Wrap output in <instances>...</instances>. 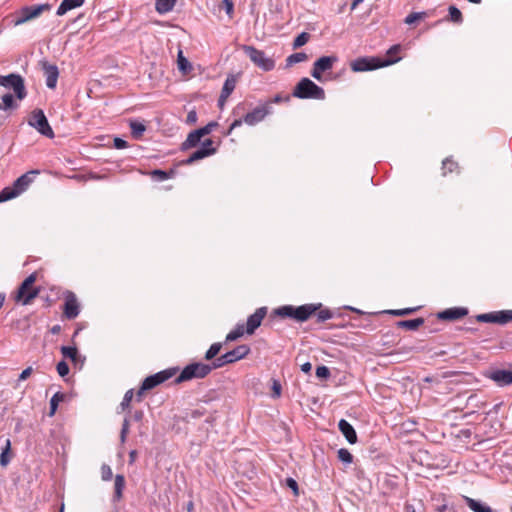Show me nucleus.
Returning a JSON list of instances; mask_svg holds the SVG:
<instances>
[{
    "label": "nucleus",
    "instance_id": "nucleus-16",
    "mask_svg": "<svg viewBox=\"0 0 512 512\" xmlns=\"http://www.w3.org/2000/svg\"><path fill=\"white\" fill-rule=\"evenodd\" d=\"M80 313V304L77 300L76 295L72 291H66L64 293V306L63 314L69 319H75Z\"/></svg>",
    "mask_w": 512,
    "mask_h": 512
},
{
    "label": "nucleus",
    "instance_id": "nucleus-64",
    "mask_svg": "<svg viewBox=\"0 0 512 512\" xmlns=\"http://www.w3.org/2000/svg\"><path fill=\"white\" fill-rule=\"evenodd\" d=\"M401 47L400 45L396 44V45H393L391 46L388 51H387V55L390 56L392 54H396L400 51Z\"/></svg>",
    "mask_w": 512,
    "mask_h": 512
},
{
    "label": "nucleus",
    "instance_id": "nucleus-31",
    "mask_svg": "<svg viewBox=\"0 0 512 512\" xmlns=\"http://www.w3.org/2000/svg\"><path fill=\"white\" fill-rule=\"evenodd\" d=\"M131 135L134 139H140L146 130V126L139 121H130Z\"/></svg>",
    "mask_w": 512,
    "mask_h": 512
},
{
    "label": "nucleus",
    "instance_id": "nucleus-4",
    "mask_svg": "<svg viewBox=\"0 0 512 512\" xmlns=\"http://www.w3.org/2000/svg\"><path fill=\"white\" fill-rule=\"evenodd\" d=\"M272 113V106H270V103H265L261 106H258L254 108L251 112H248L243 118L235 119L227 132V134H230L233 129L240 127L242 123H246L249 126H254L257 123L264 120V118Z\"/></svg>",
    "mask_w": 512,
    "mask_h": 512
},
{
    "label": "nucleus",
    "instance_id": "nucleus-23",
    "mask_svg": "<svg viewBox=\"0 0 512 512\" xmlns=\"http://www.w3.org/2000/svg\"><path fill=\"white\" fill-rule=\"evenodd\" d=\"M250 351L251 349L247 344H241L235 347L234 349L226 352V354L229 357L230 362L232 364L245 358L250 353Z\"/></svg>",
    "mask_w": 512,
    "mask_h": 512
},
{
    "label": "nucleus",
    "instance_id": "nucleus-34",
    "mask_svg": "<svg viewBox=\"0 0 512 512\" xmlns=\"http://www.w3.org/2000/svg\"><path fill=\"white\" fill-rule=\"evenodd\" d=\"M246 332V329L243 324H237L236 327L230 331L225 339V342H232L243 336Z\"/></svg>",
    "mask_w": 512,
    "mask_h": 512
},
{
    "label": "nucleus",
    "instance_id": "nucleus-12",
    "mask_svg": "<svg viewBox=\"0 0 512 512\" xmlns=\"http://www.w3.org/2000/svg\"><path fill=\"white\" fill-rule=\"evenodd\" d=\"M217 152V148L213 146V141L211 139H205L201 146L194 151L187 159L183 160L181 163L183 165H191L196 161L202 160L206 157L214 155Z\"/></svg>",
    "mask_w": 512,
    "mask_h": 512
},
{
    "label": "nucleus",
    "instance_id": "nucleus-45",
    "mask_svg": "<svg viewBox=\"0 0 512 512\" xmlns=\"http://www.w3.org/2000/svg\"><path fill=\"white\" fill-rule=\"evenodd\" d=\"M449 20L458 24L463 22L462 13L456 6L449 7Z\"/></svg>",
    "mask_w": 512,
    "mask_h": 512
},
{
    "label": "nucleus",
    "instance_id": "nucleus-19",
    "mask_svg": "<svg viewBox=\"0 0 512 512\" xmlns=\"http://www.w3.org/2000/svg\"><path fill=\"white\" fill-rule=\"evenodd\" d=\"M468 314V309L465 307H452L445 309L437 314L438 319L453 321L463 318Z\"/></svg>",
    "mask_w": 512,
    "mask_h": 512
},
{
    "label": "nucleus",
    "instance_id": "nucleus-37",
    "mask_svg": "<svg viewBox=\"0 0 512 512\" xmlns=\"http://www.w3.org/2000/svg\"><path fill=\"white\" fill-rule=\"evenodd\" d=\"M428 17V13L426 11L421 12H413L407 15L404 19V23L407 25H412L417 21L423 20Z\"/></svg>",
    "mask_w": 512,
    "mask_h": 512
},
{
    "label": "nucleus",
    "instance_id": "nucleus-48",
    "mask_svg": "<svg viewBox=\"0 0 512 512\" xmlns=\"http://www.w3.org/2000/svg\"><path fill=\"white\" fill-rule=\"evenodd\" d=\"M219 8L224 10L229 18H232L234 13V3L232 0H222L219 4Z\"/></svg>",
    "mask_w": 512,
    "mask_h": 512
},
{
    "label": "nucleus",
    "instance_id": "nucleus-24",
    "mask_svg": "<svg viewBox=\"0 0 512 512\" xmlns=\"http://www.w3.org/2000/svg\"><path fill=\"white\" fill-rule=\"evenodd\" d=\"M84 2L85 0H62L56 11V14L58 16H63L68 11L82 6Z\"/></svg>",
    "mask_w": 512,
    "mask_h": 512
},
{
    "label": "nucleus",
    "instance_id": "nucleus-46",
    "mask_svg": "<svg viewBox=\"0 0 512 512\" xmlns=\"http://www.w3.org/2000/svg\"><path fill=\"white\" fill-rule=\"evenodd\" d=\"M457 168H458V163L453 161L451 158H446L442 162L443 175H446L447 172L452 173Z\"/></svg>",
    "mask_w": 512,
    "mask_h": 512
},
{
    "label": "nucleus",
    "instance_id": "nucleus-49",
    "mask_svg": "<svg viewBox=\"0 0 512 512\" xmlns=\"http://www.w3.org/2000/svg\"><path fill=\"white\" fill-rule=\"evenodd\" d=\"M9 451H10V441L7 440L6 446L2 450V453L0 455V465L1 466H6L10 462Z\"/></svg>",
    "mask_w": 512,
    "mask_h": 512
},
{
    "label": "nucleus",
    "instance_id": "nucleus-63",
    "mask_svg": "<svg viewBox=\"0 0 512 512\" xmlns=\"http://www.w3.org/2000/svg\"><path fill=\"white\" fill-rule=\"evenodd\" d=\"M143 388H144V384L142 383L140 388H139V390L136 393V398L135 399H136L137 402H141L142 401V397H143L144 393L147 391V390H143Z\"/></svg>",
    "mask_w": 512,
    "mask_h": 512
},
{
    "label": "nucleus",
    "instance_id": "nucleus-26",
    "mask_svg": "<svg viewBox=\"0 0 512 512\" xmlns=\"http://www.w3.org/2000/svg\"><path fill=\"white\" fill-rule=\"evenodd\" d=\"M237 83V76L229 74L222 87V98H228L234 91Z\"/></svg>",
    "mask_w": 512,
    "mask_h": 512
},
{
    "label": "nucleus",
    "instance_id": "nucleus-13",
    "mask_svg": "<svg viewBox=\"0 0 512 512\" xmlns=\"http://www.w3.org/2000/svg\"><path fill=\"white\" fill-rule=\"evenodd\" d=\"M337 61H338V57L335 55L322 56V57L318 58L313 64V68L311 70V76L318 81H322V79H323L322 74L324 72L331 70L333 68V65Z\"/></svg>",
    "mask_w": 512,
    "mask_h": 512
},
{
    "label": "nucleus",
    "instance_id": "nucleus-18",
    "mask_svg": "<svg viewBox=\"0 0 512 512\" xmlns=\"http://www.w3.org/2000/svg\"><path fill=\"white\" fill-rule=\"evenodd\" d=\"M43 75L45 77V84L49 89H54L57 85L59 77V69L55 64H51L48 61L40 62Z\"/></svg>",
    "mask_w": 512,
    "mask_h": 512
},
{
    "label": "nucleus",
    "instance_id": "nucleus-57",
    "mask_svg": "<svg viewBox=\"0 0 512 512\" xmlns=\"http://www.w3.org/2000/svg\"><path fill=\"white\" fill-rule=\"evenodd\" d=\"M286 486L290 488L295 495H298V483L295 479L288 477L286 479Z\"/></svg>",
    "mask_w": 512,
    "mask_h": 512
},
{
    "label": "nucleus",
    "instance_id": "nucleus-52",
    "mask_svg": "<svg viewBox=\"0 0 512 512\" xmlns=\"http://www.w3.org/2000/svg\"><path fill=\"white\" fill-rule=\"evenodd\" d=\"M129 426H130V419L128 417H125L122 423V428L120 431V440L122 443L126 441L127 434L129 432Z\"/></svg>",
    "mask_w": 512,
    "mask_h": 512
},
{
    "label": "nucleus",
    "instance_id": "nucleus-25",
    "mask_svg": "<svg viewBox=\"0 0 512 512\" xmlns=\"http://www.w3.org/2000/svg\"><path fill=\"white\" fill-rule=\"evenodd\" d=\"M464 501L466 505L473 511V512H493L492 508L485 503L481 502L480 500H476L470 497L465 496Z\"/></svg>",
    "mask_w": 512,
    "mask_h": 512
},
{
    "label": "nucleus",
    "instance_id": "nucleus-9",
    "mask_svg": "<svg viewBox=\"0 0 512 512\" xmlns=\"http://www.w3.org/2000/svg\"><path fill=\"white\" fill-rule=\"evenodd\" d=\"M0 85L7 89H12L18 100H23L27 96L24 79L20 74L11 73L0 76Z\"/></svg>",
    "mask_w": 512,
    "mask_h": 512
},
{
    "label": "nucleus",
    "instance_id": "nucleus-58",
    "mask_svg": "<svg viewBox=\"0 0 512 512\" xmlns=\"http://www.w3.org/2000/svg\"><path fill=\"white\" fill-rule=\"evenodd\" d=\"M113 144L116 149H125L128 147V142L120 137H115Z\"/></svg>",
    "mask_w": 512,
    "mask_h": 512
},
{
    "label": "nucleus",
    "instance_id": "nucleus-6",
    "mask_svg": "<svg viewBox=\"0 0 512 512\" xmlns=\"http://www.w3.org/2000/svg\"><path fill=\"white\" fill-rule=\"evenodd\" d=\"M210 373L211 372L208 364L202 362L190 363L182 369L180 374L175 378L174 383L180 384L192 379H202Z\"/></svg>",
    "mask_w": 512,
    "mask_h": 512
},
{
    "label": "nucleus",
    "instance_id": "nucleus-20",
    "mask_svg": "<svg viewBox=\"0 0 512 512\" xmlns=\"http://www.w3.org/2000/svg\"><path fill=\"white\" fill-rule=\"evenodd\" d=\"M338 428L349 444L357 443V433L354 427L347 420L341 419L338 422Z\"/></svg>",
    "mask_w": 512,
    "mask_h": 512
},
{
    "label": "nucleus",
    "instance_id": "nucleus-60",
    "mask_svg": "<svg viewBox=\"0 0 512 512\" xmlns=\"http://www.w3.org/2000/svg\"><path fill=\"white\" fill-rule=\"evenodd\" d=\"M33 369L32 367H27L26 369H24L20 375H19V381H24L26 380L32 373Z\"/></svg>",
    "mask_w": 512,
    "mask_h": 512
},
{
    "label": "nucleus",
    "instance_id": "nucleus-51",
    "mask_svg": "<svg viewBox=\"0 0 512 512\" xmlns=\"http://www.w3.org/2000/svg\"><path fill=\"white\" fill-rule=\"evenodd\" d=\"M282 393V386L279 380L272 379V394L271 397L276 399L281 396Z\"/></svg>",
    "mask_w": 512,
    "mask_h": 512
},
{
    "label": "nucleus",
    "instance_id": "nucleus-42",
    "mask_svg": "<svg viewBox=\"0 0 512 512\" xmlns=\"http://www.w3.org/2000/svg\"><path fill=\"white\" fill-rule=\"evenodd\" d=\"M133 396H134L133 389H129L126 391V393L124 394V397L119 405V408L121 409V411H126V410L130 409V404L133 399Z\"/></svg>",
    "mask_w": 512,
    "mask_h": 512
},
{
    "label": "nucleus",
    "instance_id": "nucleus-35",
    "mask_svg": "<svg viewBox=\"0 0 512 512\" xmlns=\"http://www.w3.org/2000/svg\"><path fill=\"white\" fill-rule=\"evenodd\" d=\"M65 398V394L61 393V392H56L50 399V403H49V415L50 416H53L56 411H57V408H58V405H59V402L63 401Z\"/></svg>",
    "mask_w": 512,
    "mask_h": 512
},
{
    "label": "nucleus",
    "instance_id": "nucleus-61",
    "mask_svg": "<svg viewBox=\"0 0 512 512\" xmlns=\"http://www.w3.org/2000/svg\"><path fill=\"white\" fill-rule=\"evenodd\" d=\"M143 417H144V412L142 410H136L131 415L132 420L135 422L142 421Z\"/></svg>",
    "mask_w": 512,
    "mask_h": 512
},
{
    "label": "nucleus",
    "instance_id": "nucleus-3",
    "mask_svg": "<svg viewBox=\"0 0 512 512\" xmlns=\"http://www.w3.org/2000/svg\"><path fill=\"white\" fill-rule=\"evenodd\" d=\"M401 58H381V57H360L351 62V69L354 72H365L386 67L398 62Z\"/></svg>",
    "mask_w": 512,
    "mask_h": 512
},
{
    "label": "nucleus",
    "instance_id": "nucleus-44",
    "mask_svg": "<svg viewBox=\"0 0 512 512\" xmlns=\"http://www.w3.org/2000/svg\"><path fill=\"white\" fill-rule=\"evenodd\" d=\"M177 64L178 69L184 73H187L192 68L190 62L183 56L182 51L178 53Z\"/></svg>",
    "mask_w": 512,
    "mask_h": 512
},
{
    "label": "nucleus",
    "instance_id": "nucleus-33",
    "mask_svg": "<svg viewBox=\"0 0 512 512\" xmlns=\"http://www.w3.org/2000/svg\"><path fill=\"white\" fill-rule=\"evenodd\" d=\"M211 361L212 362L210 364H208V366L210 368V372L214 369H219V368L224 367L225 365L231 364L230 359L226 353L222 354L219 357H215Z\"/></svg>",
    "mask_w": 512,
    "mask_h": 512
},
{
    "label": "nucleus",
    "instance_id": "nucleus-14",
    "mask_svg": "<svg viewBox=\"0 0 512 512\" xmlns=\"http://www.w3.org/2000/svg\"><path fill=\"white\" fill-rule=\"evenodd\" d=\"M483 375L485 378L492 380L498 387H506L512 384V370L490 368Z\"/></svg>",
    "mask_w": 512,
    "mask_h": 512
},
{
    "label": "nucleus",
    "instance_id": "nucleus-40",
    "mask_svg": "<svg viewBox=\"0 0 512 512\" xmlns=\"http://www.w3.org/2000/svg\"><path fill=\"white\" fill-rule=\"evenodd\" d=\"M2 106L3 110H13L17 109L19 105L15 102L14 96L10 93H7L2 96Z\"/></svg>",
    "mask_w": 512,
    "mask_h": 512
},
{
    "label": "nucleus",
    "instance_id": "nucleus-1",
    "mask_svg": "<svg viewBox=\"0 0 512 512\" xmlns=\"http://www.w3.org/2000/svg\"><path fill=\"white\" fill-rule=\"evenodd\" d=\"M321 303H310L300 306L283 305L273 310V314L281 318H290L297 322L307 321L313 314L317 313V322L321 323L332 319L335 314L329 309H321Z\"/></svg>",
    "mask_w": 512,
    "mask_h": 512
},
{
    "label": "nucleus",
    "instance_id": "nucleus-2",
    "mask_svg": "<svg viewBox=\"0 0 512 512\" xmlns=\"http://www.w3.org/2000/svg\"><path fill=\"white\" fill-rule=\"evenodd\" d=\"M292 96L299 99L324 100L325 91L311 79L304 77L294 87Z\"/></svg>",
    "mask_w": 512,
    "mask_h": 512
},
{
    "label": "nucleus",
    "instance_id": "nucleus-7",
    "mask_svg": "<svg viewBox=\"0 0 512 512\" xmlns=\"http://www.w3.org/2000/svg\"><path fill=\"white\" fill-rule=\"evenodd\" d=\"M242 49L249 59L263 71L268 72L275 68V61L268 57L264 51L250 45H244Z\"/></svg>",
    "mask_w": 512,
    "mask_h": 512
},
{
    "label": "nucleus",
    "instance_id": "nucleus-29",
    "mask_svg": "<svg viewBox=\"0 0 512 512\" xmlns=\"http://www.w3.org/2000/svg\"><path fill=\"white\" fill-rule=\"evenodd\" d=\"M60 350L64 358H69L74 365H77V360L81 358V355L75 346H62Z\"/></svg>",
    "mask_w": 512,
    "mask_h": 512
},
{
    "label": "nucleus",
    "instance_id": "nucleus-55",
    "mask_svg": "<svg viewBox=\"0 0 512 512\" xmlns=\"http://www.w3.org/2000/svg\"><path fill=\"white\" fill-rule=\"evenodd\" d=\"M417 308H404V309H395V310H388L387 313L394 315V316H404L413 313L416 311Z\"/></svg>",
    "mask_w": 512,
    "mask_h": 512
},
{
    "label": "nucleus",
    "instance_id": "nucleus-15",
    "mask_svg": "<svg viewBox=\"0 0 512 512\" xmlns=\"http://www.w3.org/2000/svg\"><path fill=\"white\" fill-rule=\"evenodd\" d=\"M478 322L483 323H496L505 325L512 321V310H501L489 313L478 314L476 316Z\"/></svg>",
    "mask_w": 512,
    "mask_h": 512
},
{
    "label": "nucleus",
    "instance_id": "nucleus-50",
    "mask_svg": "<svg viewBox=\"0 0 512 512\" xmlns=\"http://www.w3.org/2000/svg\"><path fill=\"white\" fill-rule=\"evenodd\" d=\"M315 374L319 379H324V380L328 379L331 375L329 368L325 365L318 366L316 368Z\"/></svg>",
    "mask_w": 512,
    "mask_h": 512
},
{
    "label": "nucleus",
    "instance_id": "nucleus-38",
    "mask_svg": "<svg viewBox=\"0 0 512 512\" xmlns=\"http://www.w3.org/2000/svg\"><path fill=\"white\" fill-rule=\"evenodd\" d=\"M207 413L206 409L203 407H198L195 409H192L190 411H187L185 413V416L183 417V420L186 422H189V419H199L203 416H205Z\"/></svg>",
    "mask_w": 512,
    "mask_h": 512
},
{
    "label": "nucleus",
    "instance_id": "nucleus-10",
    "mask_svg": "<svg viewBox=\"0 0 512 512\" xmlns=\"http://www.w3.org/2000/svg\"><path fill=\"white\" fill-rule=\"evenodd\" d=\"M28 124L35 128L41 135L53 138L54 132L51 128L47 117L45 116L43 110L35 109L28 120Z\"/></svg>",
    "mask_w": 512,
    "mask_h": 512
},
{
    "label": "nucleus",
    "instance_id": "nucleus-56",
    "mask_svg": "<svg viewBox=\"0 0 512 512\" xmlns=\"http://www.w3.org/2000/svg\"><path fill=\"white\" fill-rule=\"evenodd\" d=\"M56 369L61 377H65L66 375L69 374L70 371L68 364L64 360L58 362Z\"/></svg>",
    "mask_w": 512,
    "mask_h": 512
},
{
    "label": "nucleus",
    "instance_id": "nucleus-32",
    "mask_svg": "<svg viewBox=\"0 0 512 512\" xmlns=\"http://www.w3.org/2000/svg\"><path fill=\"white\" fill-rule=\"evenodd\" d=\"M176 174L174 169H170L169 171L155 169L150 172V175L155 178L157 181H164L170 178H173Z\"/></svg>",
    "mask_w": 512,
    "mask_h": 512
},
{
    "label": "nucleus",
    "instance_id": "nucleus-22",
    "mask_svg": "<svg viewBox=\"0 0 512 512\" xmlns=\"http://www.w3.org/2000/svg\"><path fill=\"white\" fill-rule=\"evenodd\" d=\"M202 135L198 129L190 132L184 142L181 143L180 150L187 151L191 148L197 147L201 142Z\"/></svg>",
    "mask_w": 512,
    "mask_h": 512
},
{
    "label": "nucleus",
    "instance_id": "nucleus-5",
    "mask_svg": "<svg viewBox=\"0 0 512 512\" xmlns=\"http://www.w3.org/2000/svg\"><path fill=\"white\" fill-rule=\"evenodd\" d=\"M51 8L52 6L49 3L23 6L15 12L12 21L15 26L22 25L30 20L38 18L43 12L50 11Z\"/></svg>",
    "mask_w": 512,
    "mask_h": 512
},
{
    "label": "nucleus",
    "instance_id": "nucleus-11",
    "mask_svg": "<svg viewBox=\"0 0 512 512\" xmlns=\"http://www.w3.org/2000/svg\"><path fill=\"white\" fill-rule=\"evenodd\" d=\"M178 372V367H170L159 371L153 375L147 376L142 383L144 384L143 390H152L153 388L159 386L165 381L169 380Z\"/></svg>",
    "mask_w": 512,
    "mask_h": 512
},
{
    "label": "nucleus",
    "instance_id": "nucleus-21",
    "mask_svg": "<svg viewBox=\"0 0 512 512\" xmlns=\"http://www.w3.org/2000/svg\"><path fill=\"white\" fill-rule=\"evenodd\" d=\"M37 173L38 171H29L15 180V182L13 183V188L17 191L18 195H20L28 188V186L33 181V175Z\"/></svg>",
    "mask_w": 512,
    "mask_h": 512
},
{
    "label": "nucleus",
    "instance_id": "nucleus-54",
    "mask_svg": "<svg viewBox=\"0 0 512 512\" xmlns=\"http://www.w3.org/2000/svg\"><path fill=\"white\" fill-rule=\"evenodd\" d=\"M217 126H218L217 122L211 121L208 124H206L205 126L198 128V130L201 133V135L204 137L205 135L210 134L213 131V129Z\"/></svg>",
    "mask_w": 512,
    "mask_h": 512
},
{
    "label": "nucleus",
    "instance_id": "nucleus-17",
    "mask_svg": "<svg viewBox=\"0 0 512 512\" xmlns=\"http://www.w3.org/2000/svg\"><path fill=\"white\" fill-rule=\"evenodd\" d=\"M267 312L268 308L263 306L257 308L253 314L248 316L246 326H244L248 335L254 334L256 329L260 327L263 319L267 315Z\"/></svg>",
    "mask_w": 512,
    "mask_h": 512
},
{
    "label": "nucleus",
    "instance_id": "nucleus-47",
    "mask_svg": "<svg viewBox=\"0 0 512 512\" xmlns=\"http://www.w3.org/2000/svg\"><path fill=\"white\" fill-rule=\"evenodd\" d=\"M310 39V34L307 32L300 33L293 41V48L297 49L305 45Z\"/></svg>",
    "mask_w": 512,
    "mask_h": 512
},
{
    "label": "nucleus",
    "instance_id": "nucleus-59",
    "mask_svg": "<svg viewBox=\"0 0 512 512\" xmlns=\"http://www.w3.org/2000/svg\"><path fill=\"white\" fill-rule=\"evenodd\" d=\"M197 122V113L195 110H191L187 114L186 123L195 124Z\"/></svg>",
    "mask_w": 512,
    "mask_h": 512
},
{
    "label": "nucleus",
    "instance_id": "nucleus-27",
    "mask_svg": "<svg viewBox=\"0 0 512 512\" xmlns=\"http://www.w3.org/2000/svg\"><path fill=\"white\" fill-rule=\"evenodd\" d=\"M424 324V319L419 317L415 319H409V320H400L396 323L397 327L404 328L407 330H417L420 326Z\"/></svg>",
    "mask_w": 512,
    "mask_h": 512
},
{
    "label": "nucleus",
    "instance_id": "nucleus-43",
    "mask_svg": "<svg viewBox=\"0 0 512 512\" xmlns=\"http://www.w3.org/2000/svg\"><path fill=\"white\" fill-rule=\"evenodd\" d=\"M338 459L346 465H350L353 462V455L346 448H341L337 452Z\"/></svg>",
    "mask_w": 512,
    "mask_h": 512
},
{
    "label": "nucleus",
    "instance_id": "nucleus-30",
    "mask_svg": "<svg viewBox=\"0 0 512 512\" xmlns=\"http://www.w3.org/2000/svg\"><path fill=\"white\" fill-rule=\"evenodd\" d=\"M176 0H156L155 9L159 14H166L173 10Z\"/></svg>",
    "mask_w": 512,
    "mask_h": 512
},
{
    "label": "nucleus",
    "instance_id": "nucleus-28",
    "mask_svg": "<svg viewBox=\"0 0 512 512\" xmlns=\"http://www.w3.org/2000/svg\"><path fill=\"white\" fill-rule=\"evenodd\" d=\"M125 487V478L121 474H117L115 476V482H114V495L113 500L115 502H118L121 500L123 496V490Z\"/></svg>",
    "mask_w": 512,
    "mask_h": 512
},
{
    "label": "nucleus",
    "instance_id": "nucleus-62",
    "mask_svg": "<svg viewBox=\"0 0 512 512\" xmlns=\"http://www.w3.org/2000/svg\"><path fill=\"white\" fill-rule=\"evenodd\" d=\"M283 100L285 101H289L290 100V97L289 96H286L285 98H283L280 94H276L270 101H268L267 103H270V105L272 103H280L282 102Z\"/></svg>",
    "mask_w": 512,
    "mask_h": 512
},
{
    "label": "nucleus",
    "instance_id": "nucleus-36",
    "mask_svg": "<svg viewBox=\"0 0 512 512\" xmlns=\"http://www.w3.org/2000/svg\"><path fill=\"white\" fill-rule=\"evenodd\" d=\"M307 58L308 56L304 52L293 53L286 58V67H291L296 63L306 61Z\"/></svg>",
    "mask_w": 512,
    "mask_h": 512
},
{
    "label": "nucleus",
    "instance_id": "nucleus-53",
    "mask_svg": "<svg viewBox=\"0 0 512 512\" xmlns=\"http://www.w3.org/2000/svg\"><path fill=\"white\" fill-rule=\"evenodd\" d=\"M113 477L112 469L108 464L101 466V478L103 481H110Z\"/></svg>",
    "mask_w": 512,
    "mask_h": 512
},
{
    "label": "nucleus",
    "instance_id": "nucleus-8",
    "mask_svg": "<svg viewBox=\"0 0 512 512\" xmlns=\"http://www.w3.org/2000/svg\"><path fill=\"white\" fill-rule=\"evenodd\" d=\"M36 278V273H32L20 284L15 297L17 302H20L22 305H27L37 297L39 289L33 288Z\"/></svg>",
    "mask_w": 512,
    "mask_h": 512
},
{
    "label": "nucleus",
    "instance_id": "nucleus-41",
    "mask_svg": "<svg viewBox=\"0 0 512 512\" xmlns=\"http://www.w3.org/2000/svg\"><path fill=\"white\" fill-rule=\"evenodd\" d=\"M17 196V191L13 188V186L5 187L0 191V203L11 200Z\"/></svg>",
    "mask_w": 512,
    "mask_h": 512
},
{
    "label": "nucleus",
    "instance_id": "nucleus-39",
    "mask_svg": "<svg viewBox=\"0 0 512 512\" xmlns=\"http://www.w3.org/2000/svg\"><path fill=\"white\" fill-rule=\"evenodd\" d=\"M223 344L221 342L213 343L205 353V360H213L221 351Z\"/></svg>",
    "mask_w": 512,
    "mask_h": 512
}]
</instances>
